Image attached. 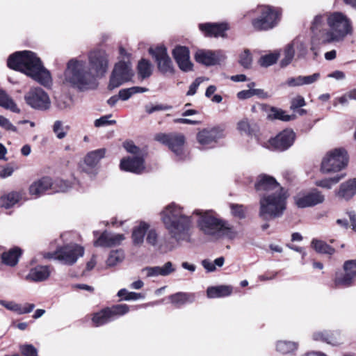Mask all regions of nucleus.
<instances>
[{"label":"nucleus","mask_w":356,"mask_h":356,"mask_svg":"<svg viewBox=\"0 0 356 356\" xmlns=\"http://www.w3.org/2000/svg\"><path fill=\"white\" fill-rule=\"evenodd\" d=\"M254 188L260 197L263 194L278 193L284 190L274 177L267 175H261L257 177Z\"/></svg>","instance_id":"f3484780"},{"label":"nucleus","mask_w":356,"mask_h":356,"mask_svg":"<svg viewBox=\"0 0 356 356\" xmlns=\"http://www.w3.org/2000/svg\"><path fill=\"white\" fill-rule=\"evenodd\" d=\"M324 200V195L316 188L299 193L295 197V202L298 208L312 207L323 203Z\"/></svg>","instance_id":"a211bd4d"},{"label":"nucleus","mask_w":356,"mask_h":356,"mask_svg":"<svg viewBox=\"0 0 356 356\" xmlns=\"http://www.w3.org/2000/svg\"><path fill=\"white\" fill-rule=\"evenodd\" d=\"M225 136L224 129L220 127L203 129L197 134V140L203 148L216 147L218 140Z\"/></svg>","instance_id":"4468645a"},{"label":"nucleus","mask_w":356,"mask_h":356,"mask_svg":"<svg viewBox=\"0 0 356 356\" xmlns=\"http://www.w3.org/2000/svg\"><path fill=\"white\" fill-rule=\"evenodd\" d=\"M260 16L252 20V26L257 30H269L277 25L280 20L281 12L278 8L261 6Z\"/></svg>","instance_id":"1a4fd4ad"},{"label":"nucleus","mask_w":356,"mask_h":356,"mask_svg":"<svg viewBox=\"0 0 356 356\" xmlns=\"http://www.w3.org/2000/svg\"><path fill=\"white\" fill-rule=\"evenodd\" d=\"M291 43L295 51H297L298 56H304L307 54V45L304 38L298 37L292 40Z\"/></svg>","instance_id":"603ef678"},{"label":"nucleus","mask_w":356,"mask_h":356,"mask_svg":"<svg viewBox=\"0 0 356 356\" xmlns=\"http://www.w3.org/2000/svg\"><path fill=\"white\" fill-rule=\"evenodd\" d=\"M343 268L346 273L353 277H356V260H350L345 262Z\"/></svg>","instance_id":"774afa93"},{"label":"nucleus","mask_w":356,"mask_h":356,"mask_svg":"<svg viewBox=\"0 0 356 356\" xmlns=\"http://www.w3.org/2000/svg\"><path fill=\"white\" fill-rule=\"evenodd\" d=\"M232 293V287L227 285L210 286L207 290V294L209 298L225 297L231 295Z\"/></svg>","instance_id":"e433bc0d"},{"label":"nucleus","mask_w":356,"mask_h":356,"mask_svg":"<svg viewBox=\"0 0 356 356\" xmlns=\"http://www.w3.org/2000/svg\"><path fill=\"white\" fill-rule=\"evenodd\" d=\"M355 277L347 273L342 274H336L333 284L330 286L332 289L346 288L352 285Z\"/></svg>","instance_id":"58836bf2"},{"label":"nucleus","mask_w":356,"mask_h":356,"mask_svg":"<svg viewBox=\"0 0 356 356\" xmlns=\"http://www.w3.org/2000/svg\"><path fill=\"white\" fill-rule=\"evenodd\" d=\"M124 259V252L122 249L113 250L110 252L106 260V264L109 267H113L121 263Z\"/></svg>","instance_id":"8fccbe9b"},{"label":"nucleus","mask_w":356,"mask_h":356,"mask_svg":"<svg viewBox=\"0 0 356 356\" xmlns=\"http://www.w3.org/2000/svg\"><path fill=\"white\" fill-rule=\"evenodd\" d=\"M24 98L26 104L36 110L46 111L51 106L49 96L44 90H30Z\"/></svg>","instance_id":"dca6fc26"},{"label":"nucleus","mask_w":356,"mask_h":356,"mask_svg":"<svg viewBox=\"0 0 356 356\" xmlns=\"http://www.w3.org/2000/svg\"><path fill=\"white\" fill-rule=\"evenodd\" d=\"M0 305L7 309L14 312L17 314H24L30 313L35 308L34 304L26 303L24 306L17 304L13 301L0 300Z\"/></svg>","instance_id":"473e14b6"},{"label":"nucleus","mask_w":356,"mask_h":356,"mask_svg":"<svg viewBox=\"0 0 356 356\" xmlns=\"http://www.w3.org/2000/svg\"><path fill=\"white\" fill-rule=\"evenodd\" d=\"M237 129L242 135L250 136L257 129V125L248 118H243L237 123Z\"/></svg>","instance_id":"ea45409f"},{"label":"nucleus","mask_w":356,"mask_h":356,"mask_svg":"<svg viewBox=\"0 0 356 356\" xmlns=\"http://www.w3.org/2000/svg\"><path fill=\"white\" fill-rule=\"evenodd\" d=\"M129 311V307L126 304L113 305L102 309L93 315L92 321L95 326L99 327L111 322L120 316H122Z\"/></svg>","instance_id":"9b49d317"},{"label":"nucleus","mask_w":356,"mask_h":356,"mask_svg":"<svg viewBox=\"0 0 356 356\" xmlns=\"http://www.w3.org/2000/svg\"><path fill=\"white\" fill-rule=\"evenodd\" d=\"M120 168L123 171L140 174L145 170L143 156H128L121 160Z\"/></svg>","instance_id":"4be33fe9"},{"label":"nucleus","mask_w":356,"mask_h":356,"mask_svg":"<svg viewBox=\"0 0 356 356\" xmlns=\"http://www.w3.org/2000/svg\"><path fill=\"white\" fill-rule=\"evenodd\" d=\"M175 245L173 242L168 237H163L159 239V244L157 248V250L166 252L168 251L172 250L174 248Z\"/></svg>","instance_id":"680f3d73"},{"label":"nucleus","mask_w":356,"mask_h":356,"mask_svg":"<svg viewBox=\"0 0 356 356\" xmlns=\"http://www.w3.org/2000/svg\"><path fill=\"white\" fill-rule=\"evenodd\" d=\"M312 246L317 252L321 254H327L331 255L334 254L335 251L333 248L327 244L325 242L318 239L312 240Z\"/></svg>","instance_id":"09e8293b"},{"label":"nucleus","mask_w":356,"mask_h":356,"mask_svg":"<svg viewBox=\"0 0 356 356\" xmlns=\"http://www.w3.org/2000/svg\"><path fill=\"white\" fill-rule=\"evenodd\" d=\"M22 254V250L19 248H13L1 254V259L2 263L6 266H15L19 261Z\"/></svg>","instance_id":"c9c22d12"},{"label":"nucleus","mask_w":356,"mask_h":356,"mask_svg":"<svg viewBox=\"0 0 356 356\" xmlns=\"http://www.w3.org/2000/svg\"><path fill=\"white\" fill-rule=\"evenodd\" d=\"M295 49L292 46L291 42L289 43L284 49V58L281 60L282 67L287 66L292 61L294 55Z\"/></svg>","instance_id":"6e6d98bb"},{"label":"nucleus","mask_w":356,"mask_h":356,"mask_svg":"<svg viewBox=\"0 0 356 356\" xmlns=\"http://www.w3.org/2000/svg\"><path fill=\"white\" fill-rule=\"evenodd\" d=\"M147 234L146 238V241L149 245L157 249L159 244V239L158 238V234L155 229H149L147 230Z\"/></svg>","instance_id":"69168bd1"},{"label":"nucleus","mask_w":356,"mask_h":356,"mask_svg":"<svg viewBox=\"0 0 356 356\" xmlns=\"http://www.w3.org/2000/svg\"><path fill=\"white\" fill-rule=\"evenodd\" d=\"M279 54L276 53H270L261 56L258 63L260 66L268 67L275 64L278 60Z\"/></svg>","instance_id":"13d9d810"},{"label":"nucleus","mask_w":356,"mask_h":356,"mask_svg":"<svg viewBox=\"0 0 356 356\" xmlns=\"http://www.w3.org/2000/svg\"><path fill=\"white\" fill-rule=\"evenodd\" d=\"M356 194V179H350L340 185L336 195L342 199L348 200Z\"/></svg>","instance_id":"c756f323"},{"label":"nucleus","mask_w":356,"mask_h":356,"mask_svg":"<svg viewBox=\"0 0 356 356\" xmlns=\"http://www.w3.org/2000/svg\"><path fill=\"white\" fill-rule=\"evenodd\" d=\"M239 64L245 69L252 66V56L249 49H244L238 56Z\"/></svg>","instance_id":"4d7b16f0"},{"label":"nucleus","mask_w":356,"mask_h":356,"mask_svg":"<svg viewBox=\"0 0 356 356\" xmlns=\"http://www.w3.org/2000/svg\"><path fill=\"white\" fill-rule=\"evenodd\" d=\"M175 271V268L171 261L165 263L162 266H149L143 268L141 270V274L145 277H152L158 276H168Z\"/></svg>","instance_id":"a878e982"},{"label":"nucleus","mask_w":356,"mask_h":356,"mask_svg":"<svg viewBox=\"0 0 356 356\" xmlns=\"http://www.w3.org/2000/svg\"><path fill=\"white\" fill-rule=\"evenodd\" d=\"M221 225L222 227L220 229L216 239L227 238L232 240L238 236V232L237 230L227 222L223 220Z\"/></svg>","instance_id":"4c0bfd02"},{"label":"nucleus","mask_w":356,"mask_h":356,"mask_svg":"<svg viewBox=\"0 0 356 356\" xmlns=\"http://www.w3.org/2000/svg\"><path fill=\"white\" fill-rule=\"evenodd\" d=\"M319 77V73H314L309 76H291L287 78L286 81L281 84L280 86L283 88H295L300 87L305 85H310L317 81Z\"/></svg>","instance_id":"393cba45"},{"label":"nucleus","mask_w":356,"mask_h":356,"mask_svg":"<svg viewBox=\"0 0 356 356\" xmlns=\"http://www.w3.org/2000/svg\"><path fill=\"white\" fill-rule=\"evenodd\" d=\"M174 58L183 71H189L192 68V63L190 60L189 50L186 47L178 46L173 50Z\"/></svg>","instance_id":"bb28decb"},{"label":"nucleus","mask_w":356,"mask_h":356,"mask_svg":"<svg viewBox=\"0 0 356 356\" xmlns=\"http://www.w3.org/2000/svg\"><path fill=\"white\" fill-rule=\"evenodd\" d=\"M50 270L47 266H38L30 270L26 278L33 282H42L50 275Z\"/></svg>","instance_id":"7c9ffc66"},{"label":"nucleus","mask_w":356,"mask_h":356,"mask_svg":"<svg viewBox=\"0 0 356 356\" xmlns=\"http://www.w3.org/2000/svg\"><path fill=\"white\" fill-rule=\"evenodd\" d=\"M106 153L105 148L88 152L80 165L81 170L88 175H95L97 173L98 165L100 161L105 157Z\"/></svg>","instance_id":"2eb2a0df"},{"label":"nucleus","mask_w":356,"mask_h":356,"mask_svg":"<svg viewBox=\"0 0 356 356\" xmlns=\"http://www.w3.org/2000/svg\"><path fill=\"white\" fill-rule=\"evenodd\" d=\"M161 216L162 222L172 238L177 243L190 241L192 218L184 213L180 206L171 203L165 207Z\"/></svg>","instance_id":"7ed1b4c3"},{"label":"nucleus","mask_w":356,"mask_h":356,"mask_svg":"<svg viewBox=\"0 0 356 356\" xmlns=\"http://www.w3.org/2000/svg\"><path fill=\"white\" fill-rule=\"evenodd\" d=\"M62 83L65 87L76 89H88L97 86L92 72L88 70L86 62L73 58L66 63L63 72Z\"/></svg>","instance_id":"20e7f679"},{"label":"nucleus","mask_w":356,"mask_h":356,"mask_svg":"<svg viewBox=\"0 0 356 356\" xmlns=\"http://www.w3.org/2000/svg\"><path fill=\"white\" fill-rule=\"evenodd\" d=\"M339 333L338 332L319 331L313 334L314 341H321L332 346L339 343Z\"/></svg>","instance_id":"2f4dec72"},{"label":"nucleus","mask_w":356,"mask_h":356,"mask_svg":"<svg viewBox=\"0 0 356 356\" xmlns=\"http://www.w3.org/2000/svg\"><path fill=\"white\" fill-rule=\"evenodd\" d=\"M54 97L56 106L60 110L69 108L74 104V98L70 90H54Z\"/></svg>","instance_id":"c85d7f7f"},{"label":"nucleus","mask_w":356,"mask_h":356,"mask_svg":"<svg viewBox=\"0 0 356 356\" xmlns=\"http://www.w3.org/2000/svg\"><path fill=\"white\" fill-rule=\"evenodd\" d=\"M124 239V235L122 234L104 232L95 241L94 245L95 246L111 248L120 245Z\"/></svg>","instance_id":"b1692460"},{"label":"nucleus","mask_w":356,"mask_h":356,"mask_svg":"<svg viewBox=\"0 0 356 356\" xmlns=\"http://www.w3.org/2000/svg\"><path fill=\"white\" fill-rule=\"evenodd\" d=\"M348 162L347 152L342 148L334 149L323 159L321 170L325 174L337 172L343 169L348 165Z\"/></svg>","instance_id":"0eeeda50"},{"label":"nucleus","mask_w":356,"mask_h":356,"mask_svg":"<svg viewBox=\"0 0 356 356\" xmlns=\"http://www.w3.org/2000/svg\"><path fill=\"white\" fill-rule=\"evenodd\" d=\"M19 350L24 356H38V350L31 344L20 345Z\"/></svg>","instance_id":"0e129e2a"},{"label":"nucleus","mask_w":356,"mask_h":356,"mask_svg":"<svg viewBox=\"0 0 356 356\" xmlns=\"http://www.w3.org/2000/svg\"><path fill=\"white\" fill-rule=\"evenodd\" d=\"M286 191L263 194L259 200V216L265 220L281 217L286 208Z\"/></svg>","instance_id":"39448f33"},{"label":"nucleus","mask_w":356,"mask_h":356,"mask_svg":"<svg viewBox=\"0 0 356 356\" xmlns=\"http://www.w3.org/2000/svg\"><path fill=\"white\" fill-rule=\"evenodd\" d=\"M137 70L139 78L145 79L151 76L153 70V66L147 60L141 59L138 62Z\"/></svg>","instance_id":"de8ad7c7"},{"label":"nucleus","mask_w":356,"mask_h":356,"mask_svg":"<svg viewBox=\"0 0 356 356\" xmlns=\"http://www.w3.org/2000/svg\"><path fill=\"white\" fill-rule=\"evenodd\" d=\"M298 347V343L291 341H278L276 343V350L282 355L293 353Z\"/></svg>","instance_id":"79ce46f5"},{"label":"nucleus","mask_w":356,"mask_h":356,"mask_svg":"<svg viewBox=\"0 0 356 356\" xmlns=\"http://www.w3.org/2000/svg\"><path fill=\"white\" fill-rule=\"evenodd\" d=\"M118 296L126 301L136 300L138 299H143L145 298V296L140 293L131 292L127 291L126 289H120L118 292Z\"/></svg>","instance_id":"5fc2aeb1"},{"label":"nucleus","mask_w":356,"mask_h":356,"mask_svg":"<svg viewBox=\"0 0 356 356\" xmlns=\"http://www.w3.org/2000/svg\"><path fill=\"white\" fill-rule=\"evenodd\" d=\"M20 195L17 192H10L2 195L0 198V206L6 209L13 207L19 202Z\"/></svg>","instance_id":"c03bdc74"},{"label":"nucleus","mask_w":356,"mask_h":356,"mask_svg":"<svg viewBox=\"0 0 356 356\" xmlns=\"http://www.w3.org/2000/svg\"><path fill=\"white\" fill-rule=\"evenodd\" d=\"M224 263L225 258L223 257L216 258L213 261L207 259L201 262L202 266L208 273L214 272L216 270V266L220 268L224 265Z\"/></svg>","instance_id":"3c124183"},{"label":"nucleus","mask_w":356,"mask_h":356,"mask_svg":"<svg viewBox=\"0 0 356 356\" xmlns=\"http://www.w3.org/2000/svg\"><path fill=\"white\" fill-rule=\"evenodd\" d=\"M52 186L51 193H65L68 191L72 187V184L60 178L52 179Z\"/></svg>","instance_id":"49530a36"},{"label":"nucleus","mask_w":356,"mask_h":356,"mask_svg":"<svg viewBox=\"0 0 356 356\" xmlns=\"http://www.w3.org/2000/svg\"><path fill=\"white\" fill-rule=\"evenodd\" d=\"M149 227V224L145 222H140L138 225L134 227L131 238L134 245L140 246L143 243L145 235Z\"/></svg>","instance_id":"f704fd0d"},{"label":"nucleus","mask_w":356,"mask_h":356,"mask_svg":"<svg viewBox=\"0 0 356 356\" xmlns=\"http://www.w3.org/2000/svg\"><path fill=\"white\" fill-rule=\"evenodd\" d=\"M129 61H119L115 65L110 77L109 88L114 89L129 81L133 76Z\"/></svg>","instance_id":"f8f14e48"},{"label":"nucleus","mask_w":356,"mask_h":356,"mask_svg":"<svg viewBox=\"0 0 356 356\" xmlns=\"http://www.w3.org/2000/svg\"><path fill=\"white\" fill-rule=\"evenodd\" d=\"M155 140L166 145L179 160H184L187 155L184 150L185 137L181 134H158Z\"/></svg>","instance_id":"9d476101"},{"label":"nucleus","mask_w":356,"mask_h":356,"mask_svg":"<svg viewBox=\"0 0 356 356\" xmlns=\"http://www.w3.org/2000/svg\"><path fill=\"white\" fill-rule=\"evenodd\" d=\"M123 147L127 152L134 154V156H142L139 147H138L132 141H126L123 144Z\"/></svg>","instance_id":"338daca9"},{"label":"nucleus","mask_w":356,"mask_h":356,"mask_svg":"<svg viewBox=\"0 0 356 356\" xmlns=\"http://www.w3.org/2000/svg\"><path fill=\"white\" fill-rule=\"evenodd\" d=\"M345 174H341L332 177L318 179L315 181V185L316 186L329 190L331 189L333 186L339 183L345 177Z\"/></svg>","instance_id":"a18cd8bd"},{"label":"nucleus","mask_w":356,"mask_h":356,"mask_svg":"<svg viewBox=\"0 0 356 356\" xmlns=\"http://www.w3.org/2000/svg\"><path fill=\"white\" fill-rule=\"evenodd\" d=\"M149 52L155 58L158 68L162 73H172V63L164 46H158L155 49L149 48Z\"/></svg>","instance_id":"6ab92c4d"},{"label":"nucleus","mask_w":356,"mask_h":356,"mask_svg":"<svg viewBox=\"0 0 356 356\" xmlns=\"http://www.w3.org/2000/svg\"><path fill=\"white\" fill-rule=\"evenodd\" d=\"M232 214L239 219L245 218L246 209L243 204H230Z\"/></svg>","instance_id":"052dcab7"},{"label":"nucleus","mask_w":356,"mask_h":356,"mask_svg":"<svg viewBox=\"0 0 356 356\" xmlns=\"http://www.w3.org/2000/svg\"><path fill=\"white\" fill-rule=\"evenodd\" d=\"M83 253L84 249L82 246L71 243L58 248L54 254V258L63 264L72 265Z\"/></svg>","instance_id":"ddd939ff"},{"label":"nucleus","mask_w":356,"mask_h":356,"mask_svg":"<svg viewBox=\"0 0 356 356\" xmlns=\"http://www.w3.org/2000/svg\"><path fill=\"white\" fill-rule=\"evenodd\" d=\"M170 302L175 307H181L188 303H192L195 300V294L185 292H177L168 297Z\"/></svg>","instance_id":"72a5a7b5"},{"label":"nucleus","mask_w":356,"mask_h":356,"mask_svg":"<svg viewBox=\"0 0 356 356\" xmlns=\"http://www.w3.org/2000/svg\"><path fill=\"white\" fill-rule=\"evenodd\" d=\"M254 95L259 98H266L270 96L264 90H241L238 92L237 97L240 99H246Z\"/></svg>","instance_id":"864d4df0"},{"label":"nucleus","mask_w":356,"mask_h":356,"mask_svg":"<svg viewBox=\"0 0 356 356\" xmlns=\"http://www.w3.org/2000/svg\"><path fill=\"white\" fill-rule=\"evenodd\" d=\"M268 118L270 120H279L284 122H288L295 118L294 115H289L281 108L272 107L268 114Z\"/></svg>","instance_id":"37998d69"},{"label":"nucleus","mask_w":356,"mask_h":356,"mask_svg":"<svg viewBox=\"0 0 356 356\" xmlns=\"http://www.w3.org/2000/svg\"><path fill=\"white\" fill-rule=\"evenodd\" d=\"M193 214L199 216L197 220V226L199 229L208 236L216 239V237L222 227L223 220L218 218V215L212 210L195 209Z\"/></svg>","instance_id":"423d86ee"},{"label":"nucleus","mask_w":356,"mask_h":356,"mask_svg":"<svg viewBox=\"0 0 356 356\" xmlns=\"http://www.w3.org/2000/svg\"><path fill=\"white\" fill-rule=\"evenodd\" d=\"M7 65L30 76L44 88L52 86L49 70L44 67L41 59L33 51L24 50L12 54L8 58Z\"/></svg>","instance_id":"f03ea898"},{"label":"nucleus","mask_w":356,"mask_h":356,"mask_svg":"<svg viewBox=\"0 0 356 356\" xmlns=\"http://www.w3.org/2000/svg\"><path fill=\"white\" fill-rule=\"evenodd\" d=\"M111 115H106L102 116L100 118L97 119L94 122V125L95 127H106L108 125L115 124L116 121L114 120H109L111 118Z\"/></svg>","instance_id":"e2e57ef3"},{"label":"nucleus","mask_w":356,"mask_h":356,"mask_svg":"<svg viewBox=\"0 0 356 356\" xmlns=\"http://www.w3.org/2000/svg\"><path fill=\"white\" fill-rule=\"evenodd\" d=\"M52 178L50 177H43L31 184L29 186V193L35 198L48 193H51L52 186Z\"/></svg>","instance_id":"5701e85b"},{"label":"nucleus","mask_w":356,"mask_h":356,"mask_svg":"<svg viewBox=\"0 0 356 356\" xmlns=\"http://www.w3.org/2000/svg\"><path fill=\"white\" fill-rule=\"evenodd\" d=\"M225 58V54L222 51L198 49L195 54V60L207 66L219 64Z\"/></svg>","instance_id":"aec40b11"},{"label":"nucleus","mask_w":356,"mask_h":356,"mask_svg":"<svg viewBox=\"0 0 356 356\" xmlns=\"http://www.w3.org/2000/svg\"><path fill=\"white\" fill-rule=\"evenodd\" d=\"M90 70L95 76V82L97 86L99 79L105 76L108 69V56L106 52L102 49L90 51L88 54Z\"/></svg>","instance_id":"6e6552de"},{"label":"nucleus","mask_w":356,"mask_h":356,"mask_svg":"<svg viewBox=\"0 0 356 356\" xmlns=\"http://www.w3.org/2000/svg\"><path fill=\"white\" fill-rule=\"evenodd\" d=\"M311 30L314 35L313 41L318 40L321 44L342 42L354 33L352 19L340 11L316 15Z\"/></svg>","instance_id":"f257e3e1"},{"label":"nucleus","mask_w":356,"mask_h":356,"mask_svg":"<svg viewBox=\"0 0 356 356\" xmlns=\"http://www.w3.org/2000/svg\"><path fill=\"white\" fill-rule=\"evenodd\" d=\"M0 106L13 113H19L20 112V109L17 107L13 99L6 94L5 90H0Z\"/></svg>","instance_id":"a19ab883"},{"label":"nucleus","mask_w":356,"mask_h":356,"mask_svg":"<svg viewBox=\"0 0 356 356\" xmlns=\"http://www.w3.org/2000/svg\"><path fill=\"white\" fill-rule=\"evenodd\" d=\"M200 30L206 36H224L227 26L225 24H216V23H205L199 24Z\"/></svg>","instance_id":"cd10ccee"},{"label":"nucleus","mask_w":356,"mask_h":356,"mask_svg":"<svg viewBox=\"0 0 356 356\" xmlns=\"http://www.w3.org/2000/svg\"><path fill=\"white\" fill-rule=\"evenodd\" d=\"M295 133L290 129H285L275 138L269 140L272 148L279 151H284L290 147L295 140Z\"/></svg>","instance_id":"412c9836"},{"label":"nucleus","mask_w":356,"mask_h":356,"mask_svg":"<svg viewBox=\"0 0 356 356\" xmlns=\"http://www.w3.org/2000/svg\"><path fill=\"white\" fill-rule=\"evenodd\" d=\"M69 129L68 126H64L60 120H56L53 125V131L59 139L65 138Z\"/></svg>","instance_id":"bf43d9fd"}]
</instances>
